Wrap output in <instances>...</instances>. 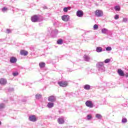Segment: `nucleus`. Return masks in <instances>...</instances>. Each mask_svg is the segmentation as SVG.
Listing matches in <instances>:
<instances>
[{
  "label": "nucleus",
  "instance_id": "2f4dec72",
  "mask_svg": "<svg viewBox=\"0 0 128 128\" xmlns=\"http://www.w3.org/2000/svg\"><path fill=\"white\" fill-rule=\"evenodd\" d=\"M87 118H88V120H90V118H92V115H90V114L88 115Z\"/></svg>",
  "mask_w": 128,
  "mask_h": 128
},
{
  "label": "nucleus",
  "instance_id": "aec40b11",
  "mask_svg": "<svg viewBox=\"0 0 128 128\" xmlns=\"http://www.w3.org/2000/svg\"><path fill=\"white\" fill-rule=\"evenodd\" d=\"M36 98L37 100H40V98H42V95L40 94H37L36 96Z\"/></svg>",
  "mask_w": 128,
  "mask_h": 128
},
{
  "label": "nucleus",
  "instance_id": "b1692460",
  "mask_svg": "<svg viewBox=\"0 0 128 128\" xmlns=\"http://www.w3.org/2000/svg\"><path fill=\"white\" fill-rule=\"evenodd\" d=\"M108 32V30L106 28H103L102 30V34H106Z\"/></svg>",
  "mask_w": 128,
  "mask_h": 128
},
{
  "label": "nucleus",
  "instance_id": "4468645a",
  "mask_svg": "<svg viewBox=\"0 0 128 128\" xmlns=\"http://www.w3.org/2000/svg\"><path fill=\"white\" fill-rule=\"evenodd\" d=\"M47 106L49 108H54V103L48 102L47 104Z\"/></svg>",
  "mask_w": 128,
  "mask_h": 128
},
{
  "label": "nucleus",
  "instance_id": "f3484780",
  "mask_svg": "<svg viewBox=\"0 0 128 128\" xmlns=\"http://www.w3.org/2000/svg\"><path fill=\"white\" fill-rule=\"evenodd\" d=\"M96 118H98V120H100L102 118V116L100 114H96Z\"/></svg>",
  "mask_w": 128,
  "mask_h": 128
},
{
  "label": "nucleus",
  "instance_id": "5701e85b",
  "mask_svg": "<svg viewBox=\"0 0 128 128\" xmlns=\"http://www.w3.org/2000/svg\"><path fill=\"white\" fill-rule=\"evenodd\" d=\"M57 44H62V39H59L58 41H57Z\"/></svg>",
  "mask_w": 128,
  "mask_h": 128
},
{
  "label": "nucleus",
  "instance_id": "6e6552de",
  "mask_svg": "<svg viewBox=\"0 0 128 128\" xmlns=\"http://www.w3.org/2000/svg\"><path fill=\"white\" fill-rule=\"evenodd\" d=\"M48 102H56V96H50L48 98Z\"/></svg>",
  "mask_w": 128,
  "mask_h": 128
},
{
  "label": "nucleus",
  "instance_id": "9b49d317",
  "mask_svg": "<svg viewBox=\"0 0 128 128\" xmlns=\"http://www.w3.org/2000/svg\"><path fill=\"white\" fill-rule=\"evenodd\" d=\"M29 120L30 122H36V118L35 116H30L29 117Z\"/></svg>",
  "mask_w": 128,
  "mask_h": 128
},
{
  "label": "nucleus",
  "instance_id": "dca6fc26",
  "mask_svg": "<svg viewBox=\"0 0 128 128\" xmlns=\"http://www.w3.org/2000/svg\"><path fill=\"white\" fill-rule=\"evenodd\" d=\"M40 67L41 68H44L46 66V63L41 62L39 64Z\"/></svg>",
  "mask_w": 128,
  "mask_h": 128
},
{
  "label": "nucleus",
  "instance_id": "7c9ffc66",
  "mask_svg": "<svg viewBox=\"0 0 128 128\" xmlns=\"http://www.w3.org/2000/svg\"><path fill=\"white\" fill-rule=\"evenodd\" d=\"M106 50H108V51L112 50V47H107L106 48Z\"/></svg>",
  "mask_w": 128,
  "mask_h": 128
},
{
  "label": "nucleus",
  "instance_id": "2eb2a0df",
  "mask_svg": "<svg viewBox=\"0 0 128 128\" xmlns=\"http://www.w3.org/2000/svg\"><path fill=\"white\" fill-rule=\"evenodd\" d=\"M96 51L97 52H102V47H97Z\"/></svg>",
  "mask_w": 128,
  "mask_h": 128
},
{
  "label": "nucleus",
  "instance_id": "6ab92c4d",
  "mask_svg": "<svg viewBox=\"0 0 128 128\" xmlns=\"http://www.w3.org/2000/svg\"><path fill=\"white\" fill-rule=\"evenodd\" d=\"M84 90H88L90 88V86L88 84H86L84 86Z\"/></svg>",
  "mask_w": 128,
  "mask_h": 128
},
{
  "label": "nucleus",
  "instance_id": "393cba45",
  "mask_svg": "<svg viewBox=\"0 0 128 128\" xmlns=\"http://www.w3.org/2000/svg\"><path fill=\"white\" fill-rule=\"evenodd\" d=\"M8 8L6 7H4L2 9V12H6V10H8Z\"/></svg>",
  "mask_w": 128,
  "mask_h": 128
},
{
  "label": "nucleus",
  "instance_id": "1a4fd4ad",
  "mask_svg": "<svg viewBox=\"0 0 128 128\" xmlns=\"http://www.w3.org/2000/svg\"><path fill=\"white\" fill-rule=\"evenodd\" d=\"M118 74L120 76H124V73L122 69H118Z\"/></svg>",
  "mask_w": 128,
  "mask_h": 128
},
{
  "label": "nucleus",
  "instance_id": "bb28decb",
  "mask_svg": "<svg viewBox=\"0 0 128 128\" xmlns=\"http://www.w3.org/2000/svg\"><path fill=\"white\" fill-rule=\"evenodd\" d=\"M12 74L14 76H18V72H13Z\"/></svg>",
  "mask_w": 128,
  "mask_h": 128
},
{
  "label": "nucleus",
  "instance_id": "7ed1b4c3",
  "mask_svg": "<svg viewBox=\"0 0 128 128\" xmlns=\"http://www.w3.org/2000/svg\"><path fill=\"white\" fill-rule=\"evenodd\" d=\"M58 84H59L60 86L66 88V86H68V84L66 82H58Z\"/></svg>",
  "mask_w": 128,
  "mask_h": 128
},
{
  "label": "nucleus",
  "instance_id": "20e7f679",
  "mask_svg": "<svg viewBox=\"0 0 128 128\" xmlns=\"http://www.w3.org/2000/svg\"><path fill=\"white\" fill-rule=\"evenodd\" d=\"M85 104L86 106H88V108H94V104H92V101L90 100H87Z\"/></svg>",
  "mask_w": 128,
  "mask_h": 128
},
{
  "label": "nucleus",
  "instance_id": "9d476101",
  "mask_svg": "<svg viewBox=\"0 0 128 128\" xmlns=\"http://www.w3.org/2000/svg\"><path fill=\"white\" fill-rule=\"evenodd\" d=\"M28 51L26 50H21L20 51V54H21L22 56H28Z\"/></svg>",
  "mask_w": 128,
  "mask_h": 128
},
{
  "label": "nucleus",
  "instance_id": "412c9836",
  "mask_svg": "<svg viewBox=\"0 0 128 128\" xmlns=\"http://www.w3.org/2000/svg\"><path fill=\"white\" fill-rule=\"evenodd\" d=\"M114 10L118 12H120V6H116L114 7Z\"/></svg>",
  "mask_w": 128,
  "mask_h": 128
},
{
  "label": "nucleus",
  "instance_id": "f8f14e48",
  "mask_svg": "<svg viewBox=\"0 0 128 128\" xmlns=\"http://www.w3.org/2000/svg\"><path fill=\"white\" fill-rule=\"evenodd\" d=\"M16 60H18L16 57H11L10 58V62L11 64H14V62H16Z\"/></svg>",
  "mask_w": 128,
  "mask_h": 128
},
{
  "label": "nucleus",
  "instance_id": "f03ea898",
  "mask_svg": "<svg viewBox=\"0 0 128 128\" xmlns=\"http://www.w3.org/2000/svg\"><path fill=\"white\" fill-rule=\"evenodd\" d=\"M31 20L32 22H38V16L36 15H34L31 18Z\"/></svg>",
  "mask_w": 128,
  "mask_h": 128
},
{
  "label": "nucleus",
  "instance_id": "0eeeda50",
  "mask_svg": "<svg viewBox=\"0 0 128 128\" xmlns=\"http://www.w3.org/2000/svg\"><path fill=\"white\" fill-rule=\"evenodd\" d=\"M62 18L64 22H68L70 20V16L68 15H64L62 16Z\"/></svg>",
  "mask_w": 128,
  "mask_h": 128
},
{
  "label": "nucleus",
  "instance_id": "c9c22d12",
  "mask_svg": "<svg viewBox=\"0 0 128 128\" xmlns=\"http://www.w3.org/2000/svg\"><path fill=\"white\" fill-rule=\"evenodd\" d=\"M2 124V122L0 121V126Z\"/></svg>",
  "mask_w": 128,
  "mask_h": 128
},
{
  "label": "nucleus",
  "instance_id": "72a5a7b5",
  "mask_svg": "<svg viewBox=\"0 0 128 128\" xmlns=\"http://www.w3.org/2000/svg\"><path fill=\"white\" fill-rule=\"evenodd\" d=\"M7 34H10V32H12L10 31V29H7L6 30Z\"/></svg>",
  "mask_w": 128,
  "mask_h": 128
},
{
  "label": "nucleus",
  "instance_id": "c756f323",
  "mask_svg": "<svg viewBox=\"0 0 128 128\" xmlns=\"http://www.w3.org/2000/svg\"><path fill=\"white\" fill-rule=\"evenodd\" d=\"M119 18H120V16L118 14H116L115 16L114 19L115 20H118Z\"/></svg>",
  "mask_w": 128,
  "mask_h": 128
},
{
  "label": "nucleus",
  "instance_id": "473e14b6",
  "mask_svg": "<svg viewBox=\"0 0 128 128\" xmlns=\"http://www.w3.org/2000/svg\"><path fill=\"white\" fill-rule=\"evenodd\" d=\"M123 22H128V18H123Z\"/></svg>",
  "mask_w": 128,
  "mask_h": 128
},
{
  "label": "nucleus",
  "instance_id": "4be33fe9",
  "mask_svg": "<svg viewBox=\"0 0 128 128\" xmlns=\"http://www.w3.org/2000/svg\"><path fill=\"white\" fill-rule=\"evenodd\" d=\"M93 28H94V30H98V24H94Z\"/></svg>",
  "mask_w": 128,
  "mask_h": 128
},
{
  "label": "nucleus",
  "instance_id": "a211bd4d",
  "mask_svg": "<svg viewBox=\"0 0 128 128\" xmlns=\"http://www.w3.org/2000/svg\"><path fill=\"white\" fill-rule=\"evenodd\" d=\"M70 10V7L64 8L63 10L64 12H68V10Z\"/></svg>",
  "mask_w": 128,
  "mask_h": 128
},
{
  "label": "nucleus",
  "instance_id": "39448f33",
  "mask_svg": "<svg viewBox=\"0 0 128 128\" xmlns=\"http://www.w3.org/2000/svg\"><path fill=\"white\" fill-rule=\"evenodd\" d=\"M76 16H78V18H82V16H84V12L82 10L77 11Z\"/></svg>",
  "mask_w": 128,
  "mask_h": 128
},
{
  "label": "nucleus",
  "instance_id": "423d86ee",
  "mask_svg": "<svg viewBox=\"0 0 128 128\" xmlns=\"http://www.w3.org/2000/svg\"><path fill=\"white\" fill-rule=\"evenodd\" d=\"M6 80L4 78H0V84H1L2 86H4L5 84H6Z\"/></svg>",
  "mask_w": 128,
  "mask_h": 128
},
{
  "label": "nucleus",
  "instance_id": "f257e3e1",
  "mask_svg": "<svg viewBox=\"0 0 128 128\" xmlns=\"http://www.w3.org/2000/svg\"><path fill=\"white\" fill-rule=\"evenodd\" d=\"M95 16L98 18H100L104 16V12L102 10H97L95 11Z\"/></svg>",
  "mask_w": 128,
  "mask_h": 128
},
{
  "label": "nucleus",
  "instance_id": "c85d7f7f",
  "mask_svg": "<svg viewBox=\"0 0 128 128\" xmlns=\"http://www.w3.org/2000/svg\"><path fill=\"white\" fill-rule=\"evenodd\" d=\"M128 122V120H126V118H124L123 119H122V122Z\"/></svg>",
  "mask_w": 128,
  "mask_h": 128
},
{
  "label": "nucleus",
  "instance_id": "cd10ccee",
  "mask_svg": "<svg viewBox=\"0 0 128 128\" xmlns=\"http://www.w3.org/2000/svg\"><path fill=\"white\" fill-rule=\"evenodd\" d=\"M4 108V104H0V108Z\"/></svg>",
  "mask_w": 128,
  "mask_h": 128
},
{
  "label": "nucleus",
  "instance_id": "ddd939ff",
  "mask_svg": "<svg viewBox=\"0 0 128 128\" xmlns=\"http://www.w3.org/2000/svg\"><path fill=\"white\" fill-rule=\"evenodd\" d=\"M58 122L60 124H64V118H59L58 120Z\"/></svg>",
  "mask_w": 128,
  "mask_h": 128
},
{
  "label": "nucleus",
  "instance_id": "f704fd0d",
  "mask_svg": "<svg viewBox=\"0 0 128 128\" xmlns=\"http://www.w3.org/2000/svg\"><path fill=\"white\" fill-rule=\"evenodd\" d=\"M126 78H128V73H126Z\"/></svg>",
  "mask_w": 128,
  "mask_h": 128
},
{
  "label": "nucleus",
  "instance_id": "a878e982",
  "mask_svg": "<svg viewBox=\"0 0 128 128\" xmlns=\"http://www.w3.org/2000/svg\"><path fill=\"white\" fill-rule=\"evenodd\" d=\"M110 62V59H106L104 60L105 64H108V62Z\"/></svg>",
  "mask_w": 128,
  "mask_h": 128
}]
</instances>
